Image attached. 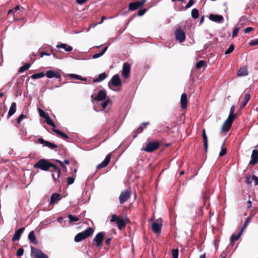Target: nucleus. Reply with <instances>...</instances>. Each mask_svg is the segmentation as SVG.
<instances>
[{
	"label": "nucleus",
	"instance_id": "72a5a7b5",
	"mask_svg": "<svg viewBox=\"0 0 258 258\" xmlns=\"http://www.w3.org/2000/svg\"><path fill=\"white\" fill-rule=\"evenodd\" d=\"M45 120H46L47 123L48 124H49V125H50L51 126H52V128H55L56 126H55L54 123L52 121V120H51V118L50 117V116L49 115H48L46 117H45Z\"/></svg>",
	"mask_w": 258,
	"mask_h": 258
},
{
	"label": "nucleus",
	"instance_id": "8fccbe9b",
	"mask_svg": "<svg viewBox=\"0 0 258 258\" xmlns=\"http://www.w3.org/2000/svg\"><path fill=\"white\" fill-rule=\"evenodd\" d=\"M109 102V99L104 101L101 104L102 107L103 108H106V106H107V105L108 104Z\"/></svg>",
	"mask_w": 258,
	"mask_h": 258
},
{
	"label": "nucleus",
	"instance_id": "6e6552de",
	"mask_svg": "<svg viewBox=\"0 0 258 258\" xmlns=\"http://www.w3.org/2000/svg\"><path fill=\"white\" fill-rule=\"evenodd\" d=\"M104 236V232H101L97 233L94 237L93 241L95 242L96 247H99L101 246L103 240Z\"/></svg>",
	"mask_w": 258,
	"mask_h": 258
},
{
	"label": "nucleus",
	"instance_id": "c756f323",
	"mask_svg": "<svg viewBox=\"0 0 258 258\" xmlns=\"http://www.w3.org/2000/svg\"><path fill=\"white\" fill-rule=\"evenodd\" d=\"M107 77V75L105 73H102L99 75L97 79L94 80L95 82H100L104 80Z\"/></svg>",
	"mask_w": 258,
	"mask_h": 258
},
{
	"label": "nucleus",
	"instance_id": "c85d7f7f",
	"mask_svg": "<svg viewBox=\"0 0 258 258\" xmlns=\"http://www.w3.org/2000/svg\"><path fill=\"white\" fill-rule=\"evenodd\" d=\"M52 130L53 132L56 133L58 135H59L61 138H62L63 139H69L68 136L67 134L63 133L62 132H61L58 130L55 129V128H53Z\"/></svg>",
	"mask_w": 258,
	"mask_h": 258
},
{
	"label": "nucleus",
	"instance_id": "0e129e2a",
	"mask_svg": "<svg viewBox=\"0 0 258 258\" xmlns=\"http://www.w3.org/2000/svg\"><path fill=\"white\" fill-rule=\"evenodd\" d=\"M111 240V238H107L106 241H105V243L107 245H109L110 243V241Z\"/></svg>",
	"mask_w": 258,
	"mask_h": 258
},
{
	"label": "nucleus",
	"instance_id": "4d7b16f0",
	"mask_svg": "<svg viewBox=\"0 0 258 258\" xmlns=\"http://www.w3.org/2000/svg\"><path fill=\"white\" fill-rule=\"evenodd\" d=\"M252 179L254 181L255 185H258V177L256 176L253 175L252 176Z\"/></svg>",
	"mask_w": 258,
	"mask_h": 258
},
{
	"label": "nucleus",
	"instance_id": "1a4fd4ad",
	"mask_svg": "<svg viewBox=\"0 0 258 258\" xmlns=\"http://www.w3.org/2000/svg\"><path fill=\"white\" fill-rule=\"evenodd\" d=\"M162 226V220L161 218H159L157 222H153L152 224V228L153 232L155 233H160Z\"/></svg>",
	"mask_w": 258,
	"mask_h": 258
},
{
	"label": "nucleus",
	"instance_id": "13d9d810",
	"mask_svg": "<svg viewBox=\"0 0 258 258\" xmlns=\"http://www.w3.org/2000/svg\"><path fill=\"white\" fill-rule=\"evenodd\" d=\"M87 1V0H76V3L78 4L82 5L84 3H85V2H86Z\"/></svg>",
	"mask_w": 258,
	"mask_h": 258
},
{
	"label": "nucleus",
	"instance_id": "37998d69",
	"mask_svg": "<svg viewBox=\"0 0 258 258\" xmlns=\"http://www.w3.org/2000/svg\"><path fill=\"white\" fill-rule=\"evenodd\" d=\"M38 110H39V115L41 117L45 118V117H46L48 115L46 114L45 113V112L44 111H43L42 110L39 108Z\"/></svg>",
	"mask_w": 258,
	"mask_h": 258
},
{
	"label": "nucleus",
	"instance_id": "4c0bfd02",
	"mask_svg": "<svg viewBox=\"0 0 258 258\" xmlns=\"http://www.w3.org/2000/svg\"><path fill=\"white\" fill-rule=\"evenodd\" d=\"M68 218L71 222H76L79 220V218L77 216L69 215Z\"/></svg>",
	"mask_w": 258,
	"mask_h": 258
},
{
	"label": "nucleus",
	"instance_id": "0eeeda50",
	"mask_svg": "<svg viewBox=\"0 0 258 258\" xmlns=\"http://www.w3.org/2000/svg\"><path fill=\"white\" fill-rule=\"evenodd\" d=\"M146 2V0H141L140 1L131 3L128 5V9L130 11H135L144 5Z\"/></svg>",
	"mask_w": 258,
	"mask_h": 258
},
{
	"label": "nucleus",
	"instance_id": "f257e3e1",
	"mask_svg": "<svg viewBox=\"0 0 258 258\" xmlns=\"http://www.w3.org/2000/svg\"><path fill=\"white\" fill-rule=\"evenodd\" d=\"M235 109L234 105L231 107L228 117L224 121L222 126L221 131L222 132L226 133L230 130L234 119L236 117V114L234 113Z\"/></svg>",
	"mask_w": 258,
	"mask_h": 258
},
{
	"label": "nucleus",
	"instance_id": "338daca9",
	"mask_svg": "<svg viewBox=\"0 0 258 258\" xmlns=\"http://www.w3.org/2000/svg\"><path fill=\"white\" fill-rule=\"evenodd\" d=\"M105 19H106V17H104V16H102V18H101V21L99 23H98V24H102L104 20H105Z\"/></svg>",
	"mask_w": 258,
	"mask_h": 258
},
{
	"label": "nucleus",
	"instance_id": "4be33fe9",
	"mask_svg": "<svg viewBox=\"0 0 258 258\" xmlns=\"http://www.w3.org/2000/svg\"><path fill=\"white\" fill-rule=\"evenodd\" d=\"M60 200V195L57 193H54L51 196L49 204H54Z\"/></svg>",
	"mask_w": 258,
	"mask_h": 258
},
{
	"label": "nucleus",
	"instance_id": "3c124183",
	"mask_svg": "<svg viewBox=\"0 0 258 258\" xmlns=\"http://www.w3.org/2000/svg\"><path fill=\"white\" fill-rule=\"evenodd\" d=\"M194 4V1L193 0H189L188 3L185 6V9H187L191 7Z\"/></svg>",
	"mask_w": 258,
	"mask_h": 258
},
{
	"label": "nucleus",
	"instance_id": "49530a36",
	"mask_svg": "<svg viewBox=\"0 0 258 258\" xmlns=\"http://www.w3.org/2000/svg\"><path fill=\"white\" fill-rule=\"evenodd\" d=\"M204 63H205V61L204 60H200L196 64L197 68L200 69V68H202L203 66Z\"/></svg>",
	"mask_w": 258,
	"mask_h": 258
},
{
	"label": "nucleus",
	"instance_id": "6e6d98bb",
	"mask_svg": "<svg viewBox=\"0 0 258 258\" xmlns=\"http://www.w3.org/2000/svg\"><path fill=\"white\" fill-rule=\"evenodd\" d=\"M253 29L252 27H247L244 30V33H247L251 31Z\"/></svg>",
	"mask_w": 258,
	"mask_h": 258
},
{
	"label": "nucleus",
	"instance_id": "774afa93",
	"mask_svg": "<svg viewBox=\"0 0 258 258\" xmlns=\"http://www.w3.org/2000/svg\"><path fill=\"white\" fill-rule=\"evenodd\" d=\"M107 47H105L103 48V49L101 51L103 54H104L105 53V52L106 51V50H107Z\"/></svg>",
	"mask_w": 258,
	"mask_h": 258
},
{
	"label": "nucleus",
	"instance_id": "2f4dec72",
	"mask_svg": "<svg viewBox=\"0 0 258 258\" xmlns=\"http://www.w3.org/2000/svg\"><path fill=\"white\" fill-rule=\"evenodd\" d=\"M110 216H111V219L110 220V222H114L116 223V224H117L118 223V221H120V220L121 219V218H120L119 216H116L115 214H111L110 215Z\"/></svg>",
	"mask_w": 258,
	"mask_h": 258
},
{
	"label": "nucleus",
	"instance_id": "f704fd0d",
	"mask_svg": "<svg viewBox=\"0 0 258 258\" xmlns=\"http://www.w3.org/2000/svg\"><path fill=\"white\" fill-rule=\"evenodd\" d=\"M117 226L119 229L121 230L123 229L125 226V223L122 219H121L120 221H118V223L116 224Z\"/></svg>",
	"mask_w": 258,
	"mask_h": 258
},
{
	"label": "nucleus",
	"instance_id": "5fc2aeb1",
	"mask_svg": "<svg viewBox=\"0 0 258 258\" xmlns=\"http://www.w3.org/2000/svg\"><path fill=\"white\" fill-rule=\"evenodd\" d=\"M258 44V39H256L254 40H252L250 42V45L251 46H255Z\"/></svg>",
	"mask_w": 258,
	"mask_h": 258
},
{
	"label": "nucleus",
	"instance_id": "2eb2a0df",
	"mask_svg": "<svg viewBox=\"0 0 258 258\" xmlns=\"http://www.w3.org/2000/svg\"><path fill=\"white\" fill-rule=\"evenodd\" d=\"M209 18L210 20L216 23H220L224 21L223 17L220 15L210 14Z\"/></svg>",
	"mask_w": 258,
	"mask_h": 258
},
{
	"label": "nucleus",
	"instance_id": "20e7f679",
	"mask_svg": "<svg viewBox=\"0 0 258 258\" xmlns=\"http://www.w3.org/2000/svg\"><path fill=\"white\" fill-rule=\"evenodd\" d=\"M50 164L51 163L48 162L47 160L41 159L34 165V167L39 168L42 170L48 171Z\"/></svg>",
	"mask_w": 258,
	"mask_h": 258
},
{
	"label": "nucleus",
	"instance_id": "f8f14e48",
	"mask_svg": "<svg viewBox=\"0 0 258 258\" xmlns=\"http://www.w3.org/2000/svg\"><path fill=\"white\" fill-rule=\"evenodd\" d=\"M175 38L179 42H182L185 39V34L184 32L181 29H177L175 33Z\"/></svg>",
	"mask_w": 258,
	"mask_h": 258
},
{
	"label": "nucleus",
	"instance_id": "a211bd4d",
	"mask_svg": "<svg viewBox=\"0 0 258 258\" xmlns=\"http://www.w3.org/2000/svg\"><path fill=\"white\" fill-rule=\"evenodd\" d=\"M24 230H25L24 227H22L21 228H20V229L17 230L15 231V234L12 238V241H14L19 240L20 239L21 235H22V233L24 231Z\"/></svg>",
	"mask_w": 258,
	"mask_h": 258
},
{
	"label": "nucleus",
	"instance_id": "bf43d9fd",
	"mask_svg": "<svg viewBox=\"0 0 258 258\" xmlns=\"http://www.w3.org/2000/svg\"><path fill=\"white\" fill-rule=\"evenodd\" d=\"M143 130V127L142 126H140L136 131V132L138 134V133H141Z\"/></svg>",
	"mask_w": 258,
	"mask_h": 258
},
{
	"label": "nucleus",
	"instance_id": "bb28decb",
	"mask_svg": "<svg viewBox=\"0 0 258 258\" xmlns=\"http://www.w3.org/2000/svg\"><path fill=\"white\" fill-rule=\"evenodd\" d=\"M237 75L238 77H243L248 75V71L246 68H240L237 72Z\"/></svg>",
	"mask_w": 258,
	"mask_h": 258
},
{
	"label": "nucleus",
	"instance_id": "79ce46f5",
	"mask_svg": "<svg viewBox=\"0 0 258 258\" xmlns=\"http://www.w3.org/2000/svg\"><path fill=\"white\" fill-rule=\"evenodd\" d=\"M172 254L173 258H178V250L177 249H173L172 250Z\"/></svg>",
	"mask_w": 258,
	"mask_h": 258
},
{
	"label": "nucleus",
	"instance_id": "e433bc0d",
	"mask_svg": "<svg viewBox=\"0 0 258 258\" xmlns=\"http://www.w3.org/2000/svg\"><path fill=\"white\" fill-rule=\"evenodd\" d=\"M199 13L197 9H194L191 11V17L193 19H197L199 17Z\"/></svg>",
	"mask_w": 258,
	"mask_h": 258
},
{
	"label": "nucleus",
	"instance_id": "7ed1b4c3",
	"mask_svg": "<svg viewBox=\"0 0 258 258\" xmlns=\"http://www.w3.org/2000/svg\"><path fill=\"white\" fill-rule=\"evenodd\" d=\"M50 168H51V169L49 171L52 173V177L53 179V180L55 182H59L58 179L60 177L61 171L60 169L54 164L51 163Z\"/></svg>",
	"mask_w": 258,
	"mask_h": 258
},
{
	"label": "nucleus",
	"instance_id": "864d4df0",
	"mask_svg": "<svg viewBox=\"0 0 258 258\" xmlns=\"http://www.w3.org/2000/svg\"><path fill=\"white\" fill-rule=\"evenodd\" d=\"M103 55V54H102V53L101 52H100L99 53H95L94 55H93L92 58L96 59V58H98L99 57H101Z\"/></svg>",
	"mask_w": 258,
	"mask_h": 258
},
{
	"label": "nucleus",
	"instance_id": "ea45409f",
	"mask_svg": "<svg viewBox=\"0 0 258 258\" xmlns=\"http://www.w3.org/2000/svg\"><path fill=\"white\" fill-rule=\"evenodd\" d=\"M224 144L225 142L223 143L221 151L220 152L219 154V156L222 157L226 154L227 149L226 148L224 147Z\"/></svg>",
	"mask_w": 258,
	"mask_h": 258
},
{
	"label": "nucleus",
	"instance_id": "473e14b6",
	"mask_svg": "<svg viewBox=\"0 0 258 258\" xmlns=\"http://www.w3.org/2000/svg\"><path fill=\"white\" fill-rule=\"evenodd\" d=\"M70 75L72 78L75 79H77V80H81V81H87V78H83L82 76L78 75L72 74Z\"/></svg>",
	"mask_w": 258,
	"mask_h": 258
},
{
	"label": "nucleus",
	"instance_id": "c9c22d12",
	"mask_svg": "<svg viewBox=\"0 0 258 258\" xmlns=\"http://www.w3.org/2000/svg\"><path fill=\"white\" fill-rule=\"evenodd\" d=\"M30 66H31L30 63H26L20 68L19 72L20 73H23L25 71L28 70L30 68Z\"/></svg>",
	"mask_w": 258,
	"mask_h": 258
},
{
	"label": "nucleus",
	"instance_id": "58836bf2",
	"mask_svg": "<svg viewBox=\"0 0 258 258\" xmlns=\"http://www.w3.org/2000/svg\"><path fill=\"white\" fill-rule=\"evenodd\" d=\"M250 95L249 93H246L245 95V97H244V100H245V101L243 103L242 105V107H244L246 104L247 103V102H248V101L250 99Z\"/></svg>",
	"mask_w": 258,
	"mask_h": 258
},
{
	"label": "nucleus",
	"instance_id": "a878e982",
	"mask_svg": "<svg viewBox=\"0 0 258 258\" xmlns=\"http://www.w3.org/2000/svg\"><path fill=\"white\" fill-rule=\"evenodd\" d=\"M28 238L30 240V242L33 244H36L37 243V241L36 240L34 232L33 231H31L30 232L28 235Z\"/></svg>",
	"mask_w": 258,
	"mask_h": 258
},
{
	"label": "nucleus",
	"instance_id": "a19ab883",
	"mask_svg": "<svg viewBox=\"0 0 258 258\" xmlns=\"http://www.w3.org/2000/svg\"><path fill=\"white\" fill-rule=\"evenodd\" d=\"M234 48V45L233 44H231L229 46V47L226 50V51L225 52V54H228L231 53L233 51Z\"/></svg>",
	"mask_w": 258,
	"mask_h": 258
},
{
	"label": "nucleus",
	"instance_id": "b1692460",
	"mask_svg": "<svg viewBox=\"0 0 258 258\" xmlns=\"http://www.w3.org/2000/svg\"><path fill=\"white\" fill-rule=\"evenodd\" d=\"M202 137L204 140V149L205 150V151L207 152L208 150V138L206 134V131L205 129L203 130Z\"/></svg>",
	"mask_w": 258,
	"mask_h": 258
},
{
	"label": "nucleus",
	"instance_id": "052dcab7",
	"mask_svg": "<svg viewBox=\"0 0 258 258\" xmlns=\"http://www.w3.org/2000/svg\"><path fill=\"white\" fill-rule=\"evenodd\" d=\"M143 130V127L142 126H140L136 131V132L138 134V133H141Z\"/></svg>",
	"mask_w": 258,
	"mask_h": 258
},
{
	"label": "nucleus",
	"instance_id": "9d476101",
	"mask_svg": "<svg viewBox=\"0 0 258 258\" xmlns=\"http://www.w3.org/2000/svg\"><path fill=\"white\" fill-rule=\"evenodd\" d=\"M121 81L118 75L116 74L114 75L110 82L108 83V86L110 88V84L113 86L117 87L121 85Z\"/></svg>",
	"mask_w": 258,
	"mask_h": 258
},
{
	"label": "nucleus",
	"instance_id": "39448f33",
	"mask_svg": "<svg viewBox=\"0 0 258 258\" xmlns=\"http://www.w3.org/2000/svg\"><path fill=\"white\" fill-rule=\"evenodd\" d=\"M131 195V191L130 190H125L122 191L119 197V203L120 204H122L127 201L130 198Z\"/></svg>",
	"mask_w": 258,
	"mask_h": 258
},
{
	"label": "nucleus",
	"instance_id": "4468645a",
	"mask_svg": "<svg viewBox=\"0 0 258 258\" xmlns=\"http://www.w3.org/2000/svg\"><path fill=\"white\" fill-rule=\"evenodd\" d=\"M38 142L42 144L43 146L47 147L51 149L57 148V145L50 142L45 141L43 139H39Z\"/></svg>",
	"mask_w": 258,
	"mask_h": 258
},
{
	"label": "nucleus",
	"instance_id": "603ef678",
	"mask_svg": "<svg viewBox=\"0 0 258 258\" xmlns=\"http://www.w3.org/2000/svg\"><path fill=\"white\" fill-rule=\"evenodd\" d=\"M239 28H235L233 30V31H232V37H235L238 31H239Z\"/></svg>",
	"mask_w": 258,
	"mask_h": 258
},
{
	"label": "nucleus",
	"instance_id": "e2e57ef3",
	"mask_svg": "<svg viewBox=\"0 0 258 258\" xmlns=\"http://www.w3.org/2000/svg\"><path fill=\"white\" fill-rule=\"evenodd\" d=\"M19 9L20 7L19 6H16L14 9H12L14 13L17 12Z\"/></svg>",
	"mask_w": 258,
	"mask_h": 258
},
{
	"label": "nucleus",
	"instance_id": "412c9836",
	"mask_svg": "<svg viewBox=\"0 0 258 258\" xmlns=\"http://www.w3.org/2000/svg\"><path fill=\"white\" fill-rule=\"evenodd\" d=\"M187 95L185 93L181 94L180 98L181 107L185 109L187 107Z\"/></svg>",
	"mask_w": 258,
	"mask_h": 258
},
{
	"label": "nucleus",
	"instance_id": "423d86ee",
	"mask_svg": "<svg viewBox=\"0 0 258 258\" xmlns=\"http://www.w3.org/2000/svg\"><path fill=\"white\" fill-rule=\"evenodd\" d=\"M31 252L34 258H48V256L41 250L31 246Z\"/></svg>",
	"mask_w": 258,
	"mask_h": 258
},
{
	"label": "nucleus",
	"instance_id": "69168bd1",
	"mask_svg": "<svg viewBox=\"0 0 258 258\" xmlns=\"http://www.w3.org/2000/svg\"><path fill=\"white\" fill-rule=\"evenodd\" d=\"M44 55H47V56H48L49 55V53H46V52H41V57H43Z\"/></svg>",
	"mask_w": 258,
	"mask_h": 258
},
{
	"label": "nucleus",
	"instance_id": "f3484780",
	"mask_svg": "<svg viewBox=\"0 0 258 258\" xmlns=\"http://www.w3.org/2000/svg\"><path fill=\"white\" fill-rule=\"evenodd\" d=\"M251 160L249 162L250 165H255L258 162V151L253 150L251 156Z\"/></svg>",
	"mask_w": 258,
	"mask_h": 258
},
{
	"label": "nucleus",
	"instance_id": "dca6fc26",
	"mask_svg": "<svg viewBox=\"0 0 258 258\" xmlns=\"http://www.w3.org/2000/svg\"><path fill=\"white\" fill-rule=\"evenodd\" d=\"M131 69L130 64L127 62H125L122 67V75L125 78H127L130 75Z\"/></svg>",
	"mask_w": 258,
	"mask_h": 258
},
{
	"label": "nucleus",
	"instance_id": "6ab92c4d",
	"mask_svg": "<svg viewBox=\"0 0 258 258\" xmlns=\"http://www.w3.org/2000/svg\"><path fill=\"white\" fill-rule=\"evenodd\" d=\"M110 158H111V156L110 154H108L105 159L103 161H102L101 163L99 164L96 168L97 169H101V168H104L105 167H106L108 164L109 163V162H110Z\"/></svg>",
	"mask_w": 258,
	"mask_h": 258
},
{
	"label": "nucleus",
	"instance_id": "09e8293b",
	"mask_svg": "<svg viewBox=\"0 0 258 258\" xmlns=\"http://www.w3.org/2000/svg\"><path fill=\"white\" fill-rule=\"evenodd\" d=\"M26 117V116L25 115H24L23 114H21L19 116V117L17 119V122L19 124L20 123V122H21V121L23 119L25 118Z\"/></svg>",
	"mask_w": 258,
	"mask_h": 258
},
{
	"label": "nucleus",
	"instance_id": "ddd939ff",
	"mask_svg": "<svg viewBox=\"0 0 258 258\" xmlns=\"http://www.w3.org/2000/svg\"><path fill=\"white\" fill-rule=\"evenodd\" d=\"M45 76L48 79L55 78L57 79H61V78L60 73L53 70L47 71L46 72Z\"/></svg>",
	"mask_w": 258,
	"mask_h": 258
},
{
	"label": "nucleus",
	"instance_id": "5701e85b",
	"mask_svg": "<svg viewBox=\"0 0 258 258\" xmlns=\"http://www.w3.org/2000/svg\"><path fill=\"white\" fill-rule=\"evenodd\" d=\"M16 103L15 102H13L11 104L10 108L9 110L8 116L9 117L12 116L16 111Z\"/></svg>",
	"mask_w": 258,
	"mask_h": 258
},
{
	"label": "nucleus",
	"instance_id": "c03bdc74",
	"mask_svg": "<svg viewBox=\"0 0 258 258\" xmlns=\"http://www.w3.org/2000/svg\"><path fill=\"white\" fill-rule=\"evenodd\" d=\"M23 253H24V249L22 248H20L17 250L16 255L20 257V256H21L22 255H23Z\"/></svg>",
	"mask_w": 258,
	"mask_h": 258
},
{
	"label": "nucleus",
	"instance_id": "a18cd8bd",
	"mask_svg": "<svg viewBox=\"0 0 258 258\" xmlns=\"http://www.w3.org/2000/svg\"><path fill=\"white\" fill-rule=\"evenodd\" d=\"M146 12L147 10L146 9H141L138 11V15L139 16H142L146 13Z\"/></svg>",
	"mask_w": 258,
	"mask_h": 258
},
{
	"label": "nucleus",
	"instance_id": "f03ea898",
	"mask_svg": "<svg viewBox=\"0 0 258 258\" xmlns=\"http://www.w3.org/2000/svg\"><path fill=\"white\" fill-rule=\"evenodd\" d=\"M94 232L92 228L89 227L84 231L77 234L74 238L75 242H78L91 236Z\"/></svg>",
	"mask_w": 258,
	"mask_h": 258
},
{
	"label": "nucleus",
	"instance_id": "cd10ccee",
	"mask_svg": "<svg viewBox=\"0 0 258 258\" xmlns=\"http://www.w3.org/2000/svg\"><path fill=\"white\" fill-rule=\"evenodd\" d=\"M57 48H61L64 49L66 51H71L73 50V47L71 46L67 45L64 43H61L56 45Z\"/></svg>",
	"mask_w": 258,
	"mask_h": 258
},
{
	"label": "nucleus",
	"instance_id": "aec40b11",
	"mask_svg": "<svg viewBox=\"0 0 258 258\" xmlns=\"http://www.w3.org/2000/svg\"><path fill=\"white\" fill-rule=\"evenodd\" d=\"M106 93L104 90H100L97 95L95 98V100L97 101H102L106 98Z\"/></svg>",
	"mask_w": 258,
	"mask_h": 258
},
{
	"label": "nucleus",
	"instance_id": "9b49d317",
	"mask_svg": "<svg viewBox=\"0 0 258 258\" xmlns=\"http://www.w3.org/2000/svg\"><path fill=\"white\" fill-rule=\"evenodd\" d=\"M159 148V144L157 142L149 143L144 150L148 152H152Z\"/></svg>",
	"mask_w": 258,
	"mask_h": 258
},
{
	"label": "nucleus",
	"instance_id": "393cba45",
	"mask_svg": "<svg viewBox=\"0 0 258 258\" xmlns=\"http://www.w3.org/2000/svg\"><path fill=\"white\" fill-rule=\"evenodd\" d=\"M242 233V230H240V231L236 235H232L231 238H230V243L232 244H233L235 241L237 240L240 237Z\"/></svg>",
	"mask_w": 258,
	"mask_h": 258
},
{
	"label": "nucleus",
	"instance_id": "680f3d73",
	"mask_svg": "<svg viewBox=\"0 0 258 258\" xmlns=\"http://www.w3.org/2000/svg\"><path fill=\"white\" fill-rule=\"evenodd\" d=\"M248 219H247L245 221L243 227L241 229V230H242V231H243L244 228L247 226V223H248Z\"/></svg>",
	"mask_w": 258,
	"mask_h": 258
},
{
	"label": "nucleus",
	"instance_id": "7c9ffc66",
	"mask_svg": "<svg viewBox=\"0 0 258 258\" xmlns=\"http://www.w3.org/2000/svg\"><path fill=\"white\" fill-rule=\"evenodd\" d=\"M45 76V74H44V73L41 72V73H39L35 74L32 75L31 76V78L32 79H39V78H43Z\"/></svg>",
	"mask_w": 258,
	"mask_h": 258
},
{
	"label": "nucleus",
	"instance_id": "de8ad7c7",
	"mask_svg": "<svg viewBox=\"0 0 258 258\" xmlns=\"http://www.w3.org/2000/svg\"><path fill=\"white\" fill-rule=\"evenodd\" d=\"M75 179L72 177H69L67 178V184L68 185H71L74 182Z\"/></svg>",
	"mask_w": 258,
	"mask_h": 258
}]
</instances>
